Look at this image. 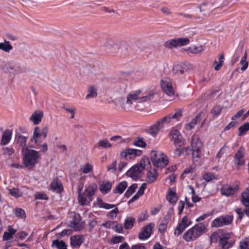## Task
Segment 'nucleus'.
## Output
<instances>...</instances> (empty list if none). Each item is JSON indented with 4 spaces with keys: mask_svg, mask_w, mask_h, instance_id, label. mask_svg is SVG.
<instances>
[{
    "mask_svg": "<svg viewBox=\"0 0 249 249\" xmlns=\"http://www.w3.org/2000/svg\"><path fill=\"white\" fill-rule=\"evenodd\" d=\"M233 220V216L227 214L219 216L213 219L211 223L212 227L219 228L230 224Z\"/></svg>",
    "mask_w": 249,
    "mask_h": 249,
    "instance_id": "nucleus-8",
    "label": "nucleus"
},
{
    "mask_svg": "<svg viewBox=\"0 0 249 249\" xmlns=\"http://www.w3.org/2000/svg\"><path fill=\"white\" fill-rule=\"evenodd\" d=\"M160 129V125H151L148 129L146 130V132L155 137Z\"/></svg>",
    "mask_w": 249,
    "mask_h": 249,
    "instance_id": "nucleus-38",
    "label": "nucleus"
},
{
    "mask_svg": "<svg viewBox=\"0 0 249 249\" xmlns=\"http://www.w3.org/2000/svg\"><path fill=\"white\" fill-rule=\"evenodd\" d=\"M15 215L19 218H24L25 217V213L24 211L20 208H17L14 212Z\"/></svg>",
    "mask_w": 249,
    "mask_h": 249,
    "instance_id": "nucleus-48",
    "label": "nucleus"
},
{
    "mask_svg": "<svg viewBox=\"0 0 249 249\" xmlns=\"http://www.w3.org/2000/svg\"><path fill=\"white\" fill-rule=\"evenodd\" d=\"M154 97V93L152 92H149L145 95H142V96L140 95V99H139V103H143L145 102L149 101L153 99Z\"/></svg>",
    "mask_w": 249,
    "mask_h": 249,
    "instance_id": "nucleus-37",
    "label": "nucleus"
},
{
    "mask_svg": "<svg viewBox=\"0 0 249 249\" xmlns=\"http://www.w3.org/2000/svg\"><path fill=\"white\" fill-rule=\"evenodd\" d=\"M22 152L24 154L23 161L25 167L32 168L34 166L39 157L38 152L31 149L24 148Z\"/></svg>",
    "mask_w": 249,
    "mask_h": 249,
    "instance_id": "nucleus-3",
    "label": "nucleus"
},
{
    "mask_svg": "<svg viewBox=\"0 0 249 249\" xmlns=\"http://www.w3.org/2000/svg\"><path fill=\"white\" fill-rule=\"evenodd\" d=\"M229 149L226 146H223L219 150V151L217 154V158L218 159L221 158L224 154H226L228 152Z\"/></svg>",
    "mask_w": 249,
    "mask_h": 249,
    "instance_id": "nucleus-53",
    "label": "nucleus"
},
{
    "mask_svg": "<svg viewBox=\"0 0 249 249\" xmlns=\"http://www.w3.org/2000/svg\"><path fill=\"white\" fill-rule=\"evenodd\" d=\"M107 170L112 173L114 172L116 170V161H114L108 165Z\"/></svg>",
    "mask_w": 249,
    "mask_h": 249,
    "instance_id": "nucleus-59",
    "label": "nucleus"
},
{
    "mask_svg": "<svg viewBox=\"0 0 249 249\" xmlns=\"http://www.w3.org/2000/svg\"><path fill=\"white\" fill-rule=\"evenodd\" d=\"M241 202L245 206L249 205V190L246 189L242 194Z\"/></svg>",
    "mask_w": 249,
    "mask_h": 249,
    "instance_id": "nucleus-34",
    "label": "nucleus"
},
{
    "mask_svg": "<svg viewBox=\"0 0 249 249\" xmlns=\"http://www.w3.org/2000/svg\"><path fill=\"white\" fill-rule=\"evenodd\" d=\"M146 186L147 185L145 183H142L137 193L140 196H142L144 193V191L146 189Z\"/></svg>",
    "mask_w": 249,
    "mask_h": 249,
    "instance_id": "nucleus-62",
    "label": "nucleus"
},
{
    "mask_svg": "<svg viewBox=\"0 0 249 249\" xmlns=\"http://www.w3.org/2000/svg\"><path fill=\"white\" fill-rule=\"evenodd\" d=\"M167 229V224L161 223L159 226L158 231L161 233H164L165 232Z\"/></svg>",
    "mask_w": 249,
    "mask_h": 249,
    "instance_id": "nucleus-61",
    "label": "nucleus"
},
{
    "mask_svg": "<svg viewBox=\"0 0 249 249\" xmlns=\"http://www.w3.org/2000/svg\"><path fill=\"white\" fill-rule=\"evenodd\" d=\"M208 224L199 223L188 230L183 234V238L186 242L194 241L207 231Z\"/></svg>",
    "mask_w": 249,
    "mask_h": 249,
    "instance_id": "nucleus-1",
    "label": "nucleus"
},
{
    "mask_svg": "<svg viewBox=\"0 0 249 249\" xmlns=\"http://www.w3.org/2000/svg\"><path fill=\"white\" fill-rule=\"evenodd\" d=\"M52 246H55L58 249H67L65 243L61 241H53V242Z\"/></svg>",
    "mask_w": 249,
    "mask_h": 249,
    "instance_id": "nucleus-44",
    "label": "nucleus"
},
{
    "mask_svg": "<svg viewBox=\"0 0 249 249\" xmlns=\"http://www.w3.org/2000/svg\"><path fill=\"white\" fill-rule=\"evenodd\" d=\"M160 86L163 91L169 96H172L174 94L172 81L170 78L167 77L162 78Z\"/></svg>",
    "mask_w": 249,
    "mask_h": 249,
    "instance_id": "nucleus-12",
    "label": "nucleus"
},
{
    "mask_svg": "<svg viewBox=\"0 0 249 249\" xmlns=\"http://www.w3.org/2000/svg\"><path fill=\"white\" fill-rule=\"evenodd\" d=\"M238 130L239 135H243L247 131L249 130V125H241V126L238 128Z\"/></svg>",
    "mask_w": 249,
    "mask_h": 249,
    "instance_id": "nucleus-54",
    "label": "nucleus"
},
{
    "mask_svg": "<svg viewBox=\"0 0 249 249\" xmlns=\"http://www.w3.org/2000/svg\"><path fill=\"white\" fill-rule=\"evenodd\" d=\"M204 48L202 46H193L190 48V52L193 53H198L203 51Z\"/></svg>",
    "mask_w": 249,
    "mask_h": 249,
    "instance_id": "nucleus-49",
    "label": "nucleus"
},
{
    "mask_svg": "<svg viewBox=\"0 0 249 249\" xmlns=\"http://www.w3.org/2000/svg\"><path fill=\"white\" fill-rule=\"evenodd\" d=\"M95 204L98 207L104 208L107 210L114 208L108 213L107 216L109 217H115L119 212L118 208L116 207L115 205L105 203L100 198H98L97 199Z\"/></svg>",
    "mask_w": 249,
    "mask_h": 249,
    "instance_id": "nucleus-10",
    "label": "nucleus"
},
{
    "mask_svg": "<svg viewBox=\"0 0 249 249\" xmlns=\"http://www.w3.org/2000/svg\"><path fill=\"white\" fill-rule=\"evenodd\" d=\"M126 85L125 84H123L121 85H117L116 86L115 89L116 90L120 93H124L126 89Z\"/></svg>",
    "mask_w": 249,
    "mask_h": 249,
    "instance_id": "nucleus-52",
    "label": "nucleus"
},
{
    "mask_svg": "<svg viewBox=\"0 0 249 249\" xmlns=\"http://www.w3.org/2000/svg\"><path fill=\"white\" fill-rule=\"evenodd\" d=\"M83 186V184L81 183L78 185L77 188L78 193V201L80 205L82 206L85 205V202L86 201V200L84 198V196L82 195L83 193H82Z\"/></svg>",
    "mask_w": 249,
    "mask_h": 249,
    "instance_id": "nucleus-31",
    "label": "nucleus"
},
{
    "mask_svg": "<svg viewBox=\"0 0 249 249\" xmlns=\"http://www.w3.org/2000/svg\"><path fill=\"white\" fill-rule=\"evenodd\" d=\"M98 146L105 148H109L111 144L107 140H102L98 142Z\"/></svg>",
    "mask_w": 249,
    "mask_h": 249,
    "instance_id": "nucleus-51",
    "label": "nucleus"
},
{
    "mask_svg": "<svg viewBox=\"0 0 249 249\" xmlns=\"http://www.w3.org/2000/svg\"><path fill=\"white\" fill-rule=\"evenodd\" d=\"M133 144L136 146L144 148L146 146V143L143 141L142 137H138L133 142Z\"/></svg>",
    "mask_w": 249,
    "mask_h": 249,
    "instance_id": "nucleus-39",
    "label": "nucleus"
},
{
    "mask_svg": "<svg viewBox=\"0 0 249 249\" xmlns=\"http://www.w3.org/2000/svg\"><path fill=\"white\" fill-rule=\"evenodd\" d=\"M220 245L223 249H228L230 247V244L228 241L220 238Z\"/></svg>",
    "mask_w": 249,
    "mask_h": 249,
    "instance_id": "nucleus-56",
    "label": "nucleus"
},
{
    "mask_svg": "<svg viewBox=\"0 0 249 249\" xmlns=\"http://www.w3.org/2000/svg\"><path fill=\"white\" fill-rule=\"evenodd\" d=\"M240 64L242 66L241 68V70L245 71L248 67L249 62L247 61V59L241 58L240 62Z\"/></svg>",
    "mask_w": 249,
    "mask_h": 249,
    "instance_id": "nucleus-57",
    "label": "nucleus"
},
{
    "mask_svg": "<svg viewBox=\"0 0 249 249\" xmlns=\"http://www.w3.org/2000/svg\"><path fill=\"white\" fill-rule=\"evenodd\" d=\"M150 157L153 164L158 167H164L168 163L167 157L161 151L152 150Z\"/></svg>",
    "mask_w": 249,
    "mask_h": 249,
    "instance_id": "nucleus-4",
    "label": "nucleus"
},
{
    "mask_svg": "<svg viewBox=\"0 0 249 249\" xmlns=\"http://www.w3.org/2000/svg\"><path fill=\"white\" fill-rule=\"evenodd\" d=\"M43 116V113L41 111H35L30 117V120L33 122L35 124H38L41 122Z\"/></svg>",
    "mask_w": 249,
    "mask_h": 249,
    "instance_id": "nucleus-25",
    "label": "nucleus"
},
{
    "mask_svg": "<svg viewBox=\"0 0 249 249\" xmlns=\"http://www.w3.org/2000/svg\"><path fill=\"white\" fill-rule=\"evenodd\" d=\"M182 110L181 109L175 110V113L174 114H170L168 116H165L158 120L154 124H174L178 121L182 117Z\"/></svg>",
    "mask_w": 249,
    "mask_h": 249,
    "instance_id": "nucleus-5",
    "label": "nucleus"
},
{
    "mask_svg": "<svg viewBox=\"0 0 249 249\" xmlns=\"http://www.w3.org/2000/svg\"><path fill=\"white\" fill-rule=\"evenodd\" d=\"M158 173L156 169H153L149 171L147 174L146 181L148 183L154 182L157 178Z\"/></svg>",
    "mask_w": 249,
    "mask_h": 249,
    "instance_id": "nucleus-28",
    "label": "nucleus"
},
{
    "mask_svg": "<svg viewBox=\"0 0 249 249\" xmlns=\"http://www.w3.org/2000/svg\"><path fill=\"white\" fill-rule=\"evenodd\" d=\"M84 223L81 221L80 215L73 213L72 219L70 221L69 226L75 231H80L84 228Z\"/></svg>",
    "mask_w": 249,
    "mask_h": 249,
    "instance_id": "nucleus-13",
    "label": "nucleus"
},
{
    "mask_svg": "<svg viewBox=\"0 0 249 249\" xmlns=\"http://www.w3.org/2000/svg\"><path fill=\"white\" fill-rule=\"evenodd\" d=\"M124 240V238L122 236H115L113 237L110 241L111 244H115L122 242Z\"/></svg>",
    "mask_w": 249,
    "mask_h": 249,
    "instance_id": "nucleus-45",
    "label": "nucleus"
},
{
    "mask_svg": "<svg viewBox=\"0 0 249 249\" xmlns=\"http://www.w3.org/2000/svg\"><path fill=\"white\" fill-rule=\"evenodd\" d=\"M9 194L13 196L18 197L22 196V193L18 189L13 188L9 190Z\"/></svg>",
    "mask_w": 249,
    "mask_h": 249,
    "instance_id": "nucleus-42",
    "label": "nucleus"
},
{
    "mask_svg": "<svg viewBox=\"0 0 249 249\" xmlns=\"http://www.w3.org/2000/svg\"><path fill=\"white\" fill-rule=\"evenodd\" d=\"M17 236V237L20 240H23L27 236V233L25 231H21L18 232Z\"/></svg>",
    "mask_w": 249,
    "mask_h": 249,
    "instance_id": "nucleus-63",
    "label": "nucleus"
},
{
    "mask_svg": "<svg viewBox=\"0 0 249 249\" xmlns=\"http://www.w3.org/2000/svg\"><path fill=\"white\" fill-rule=\"evenodd\" d=\"M190 40L189 38H176L169 40L164 43V46L166 48L172 49L177 48L178 46H185L189 44Z\"/></svg>",
    "mask_w": 249,
    "mask_h": 249,
    "instance_id": "nucleus-9",
    "label": "nucleus"
},
{
    "mask_svg": "<svg viewBox=\"0 0 249 249\" xmlns=\"http://www.w3.org/2000/svg\"><path fill=\"white\" fill-rule=\"evenodd\" d=\"M51 189L56 193H60L63 189L61 183L57 180H53L51 184Z\"/></svg>",
    "mask_w": 249,
    "mask_h": 249,
    "instance_id": "nucleus-30",
    "label": "nucleus"
},
{
    "mask_svg": "<svg viewBox=\"0 0 249 249\" xmlns=\"http://www.w3.org/2000/svg\"><path fill=\"white\" fill-rule=\"evenodd\" d=\"M127 183L126 181H123L120 182L114 189L113 191L115 193L122 194L126 188Z\"/></svg>",
    "mask_w": 249,
    "mask_h": 249,
    "instance_id": "nucleus-35",
    "label": "nucleus"
},
{
    "mask_svg": "<svg viewBox=\"0 0 249 249\" xmlns=\"http://www.w3.org/2000/svg\"><path fill=\"white\" fill-rule=\"evenodd\" d=\"M141 93V91L140 90H137L129 94L126 97V104L131 105L134 102L139 103Z\"/></svg>",
    "mask_w": 249,
    "mask_h": 249,
    "instance_id": "nucleus-19",
    "label": "nucleus"
},
{
    "mask_svg": "<svg viewBox=\"0 0 249 249\" xmlns=\"http://www.w3.org/2000/svg\"><path fill=\"white\" fill-rule=\"evenodd\" d=\"M214 178V176L211 173H207L203 175V179L208 182Z\"/></svg>",
    "mask_w": 249,
    "mask_h": 249,
    "instance_id": "nucleus-58",
    "label": "nucleus"
},
{
    "mask_svg": "<svg viewBox=\"0 0 249 249\" xmlns=\"http://www.w3.org/2000/svg\"><path fill=\"white\" fill-rule=\"evenodd\" d=\"M63 108L67 111V112L70 113L71 114V118L73 119L74 117V114L75 112V108L74 107H70L68 106H64Z\"/></svg>",
    "mask_w": 249,
    "mask_h": 249,
    "instance_id": "nucleus-46",
    "label": "nucleus"
},
{
    "mask_svg": "<svg viewBox=\"0 0 249 249\" xmlns=\"http://www.w3.org/2000/svg\"><path fill=\"white\" fill-rule=\"evenodd\" d=\"M12 49L13 47L10 44L9 41H6L5 39L3 43H0V50L6 53H9Z\"/></svg>",
    "mask_w": 249,
    "mask_h": 249,
    "instance_id": "nucleus-33",
    "label": "nucleus"
},
{
    "mask_svg": "<svg viewBox=\"0 0 249 249\" xmlns=\"http://www.w3.org/2000/svg\"><path fill=\"white\" fill-rule=\"evenodd\" d=\"M244 150L240 147L234 156V163L237 165H242L245 163Z\"/></svg>",
    "mask_w": 249,
    "mask_h": 249,
    "instance_id": "nucleus-20",
    "label": "nucleus"
},
{
    "mask_svg": "<svg viewBox=\"0 0 249 249\" xmlns=\"http://www.w3.org/2000/svg\"><path fill=\"white\" fill-rule=\"evenodd\" d=\"M137 188V185L136 184H133L131 185L127 190L125 193V195L127 197L130 196L132 193H133Z\"/></svg>",
    "mask_w": 249,
    "mask_h": 249,
    "instance_id": "nucleus-47",
    "label": "nucleus"
},
{
    "mask_svg": "<svg viewBox=\"0 0 249 249\" xmlns=\"http://www.w3.org/2000/svg\"><path fill=\"white\" fill-rule=\"evenodd\" d=\"M186 71V66L183 63L176 64L174 66L173 69V73L177 75L183 74Z\"/></svg>",
    "mask_w": 249,
    "mask_h": 249,
    "instance_id": "nucleus-22",
    "label": "nucleus"
},
{
    "mask_svg": "<svg viewBox=\"0 0 249 249\" xmlns=\"http://www.w3.org/2000/svg\"><path fill=\"white\" fill-rule=\"evenodd\" d=\"M167 200L171 203H176L178 200V197L176 195L175 190L169 189L166 195Z\"/></svg>",
    "mask_w": 249,
    "mask_h": 249,
    "instance_id": "nucleus-26",
    "label": "nucleus"
},
{
    "mask_svg": "<svg viewBox=\"0 0 249 249\" xmlns=\"http://www.w3.org/2000/svg\"><path fill=\"white\" fill-rule=\"evenodd\" d=\"M142 153V151L140 150L128 148L122 152L121 155L122 157H124L126 159H132L137 156L141 155Z\"/></svg>",
    "mask_w": 249,
    "mask_h": 249,
    "instance_id": "nucleus-18",
    "label": "nucleus"
},
{
    "mask_svg": "<svg viewBox=\"0 0 249 249\" xmlns=\"http://www.w3.org/2000/svg\"><path fill=\"white\" fill-rule=\"evenodd\" d=\"M97 96V89L94 85H92L88 88V94L86 96V99L95 98Z\"/></svg>",
    "mask_w": 249,
    "mask_h": 249,
    "instance_id": "nucleus-27",
    "label": "nucleus"
},
{
    "mask_svg": "<svg viewBox=\"0 0 249 249\" xmlns=\"http://www.w3.org/2000/svg\"><path fill=\"white\" fill-rule=\"evenodd\" d=\"M135 219L132 216H127L124 222V227L125 229H131L134 225Z\"/></svg>",
    "mask_w": 249,
    "mask_h": 249,
    "instance_id": "nucleus-36",
    "label": "nucleus"
},
{
    "mask_svg": "<svg viewBox=\"0 0 249 249\" xmlns=\"http://www.w3.org/2000/svg\"><path fill=\"white\" fill-rule=\"evenodd\" d=\"M97 186L95 184H91L87 187L83 195L84 198L86 200L85 205L88 203H89L92 200V196L95 195V192L97 190Z\"/></svg>",
    "mask_w": 249,
    "mask_h": 249,
    "instance_id": "nucleus-15",
    "label": "nucleus"
},
{
    "mask_svg": "<svg viewBox=\"0 0 249 249\" xmlns=\"http://www.w3.org/2000/svg\"><path fill=\"white\" fill-rule=\"evenodd\" d=\"M149 165V159L147 158H143L140 163L134 165L127 172V176L133 179H136L140 177L142 172Z\"/></svg>",
    "mask_w": 249,
    "mask_h": 249,
    "instance_id": "nucleus-2",
    "label": "nucleus"
},
{
    "mask_svg": "<svg viewBox=\"0 0 249 249\" xmlns=\"http://www.w3.org/2000/svg\"><path fill=\"white\" fill-rule=\"evenodd\" d=\"M93 169V166L89 163L80 166V170L83 174H88Z\"/></svg>",
    "mask_w": 249,
    "mask_h": 249,
    "instance_id": "nucleus-40",
    "label": "nucleus"
},
{
    "mask_svg": "<svg viewBox=\"0 0 249 249\" xmlns=\"http://www.w3.org/2000/svg\"><path fill=\"white\" fill-rule=\"evenodd\" d=\"M131 249H145V247L142 244H138L132 246Z\"/></svg>",
    "mask_w": 249,
    "mask_h": 249,
    "instance_id": "nucleus-64",
    "label": "nucleus"
},
{
    "mask_svg": "<svg viewBox=\"0 0 249 249\" xmlns=\"http://www.w3.org/2000/svg\"><path fill=\"white\" fill-rule=\"evenodd\" d=\"M47 131L46 126H43L42 127H36L35 129L32 141L37 145H39V144L38 143V139L41 138L45 139L46 137Z\"/></svg>",
    "mask_w": 249,
    "mask_h": 249,
    "instance_id": "nucleus-16",
    "label": "nucleus"
},
{
    "mask_svg": "<svg viewBox=\"0 0 249 249\" xmlns=\"http://www.w3.org/2000/svg\"><path fill=\"white\" fill-rule=\"evenodd\" d=\"M240 249H249V237L243 239L240 242Z\"/></svg>",
    "mask_w": 249,
    "mask_h": 249,
    "instance_id": "nucleus-43",
    "label": "nucleus"
},
{
    "mask_svg": "<svg viewBox=\"0 0 249 249\" xmlns=\"http://www.w3.org/2000/svg\"><path fill=\"white\" fill-rule=\"evenodd\" d=\"M191 145L193 150V158L197 161L200 158L201 150L203 148V143L200 141L197 135H194L193 136Z\"/></svg>",
    "mask_w": 249,
    "mask_h": 249,
    "instance_id": "nucleus-6",
    "label": "nucleus"
},
{
    "mask_svg": "<svg viewBox=\"0 0 249 249\" xmlns=\"http://www.w3.org/2000/svg\"><path fill=\"white\" fill-rule=\"evenodd\" d=\"M191 224V220L187 216H184L178 224L174 231V234L179 235L183 231Z\"/></svg>",
    "mask_w": 249,
    "mask_h": 249,
    "instance_id": "nucleus-14",
    "label": "nucleus"
},
{
    "mask_svg": "<svg viewBox=\"0 0 249 249\" xmlns=\"http://www.w3.org/2000/svg\"><path fill=\"white\" fill-rule=\"evenodd\" d=\"M154 224L150 223L143 227L139 233V238L141 240L147 239L151 235Z\"/></svg>",
    "mask_w": 249,
    "mask_h": 249,
    "instance_id": "nucleus-17",
    "label": "nucleus"
},
{
    "mask_svg": "<svg viewBox=\"0 0 249 249\" xmlns=\"http://www.w3.org/2000/svg\"><path fill=\"white\" fill-rule=\"evenodd\" d=\"M244 112H245V109L244 108H241V109H240L239 110H238L235 114L234 115H233L232 117H231V120H232V122H230L229 124H232L234 123V121H235V120L239 119V118H241V121H244L245 120V119L246 118H243V116H244Z\"/></svg>",
    "mask_w": 249,
    "mask_h": 249,
    "instance_id": "nucleus-29",
    "label": "nucleus"
},
{
    "mask_svg": "<svg viewBox=\"0 0 249 249\" xmlns=\"http://www.w3.org/2000/svg\"><path fill=\"white\" fill-rule=\"evenodd\" d=\"M222 107L219 106H214L212 109L211 113L213 116H217L221 113Z\"/></svg>",
    "mask_w": 249,
    "mask_h": 249,
    "instance_id": "nucleus-50",
    "label": "nucleus"
},
{
    "mask_svg": "<svg viewBox=\"0 0 249 249\" xmlns=\"http://www.w3.org/2000/svg\"><path fill=\"white\" fill-rule=\"evenodd\" d=\"M202 113H199L195 118H194L190 123V124H196L198 123H200V121L201 120V116Z\"/></svg>",
    "mask_w": 249,
    "mask_h": 249,
    "instance_id": "nucleus-55",
    "label": "nucleus"
},
{
    "mask_svg": "<svg viewBox=\"0 0 249 249\" xmlns=\"http://www.w3.org/2000/svg\"><path fill=\"white\" fill-rule=\"evenodd\" d=\"M71 244L73 247L77 248L81 246L85 240L82 235H73L71 237Z\"/></svg>",
    "mask_w": 249,
    "mask_h": 249,
    "instance_id": "nucleus-21",
    "label": "nucleus"
},
{
    "mask_svg": "<svg viewBox=\"0 0 249 249\" xmlns=\"http://www.w3.org/2000/svg\"><path fill=\"white\" fill-rule=\"evenodd\" d=\"M36 199H44L46 200L48 199V196L45 194L42 193H36L35 195Z\"/></svg>",
    "mask_w": 249,
    "mask_h": 249,
    "instance_id": "nucleus-60",
    "label": "nucleus"
},
{
    "mask_svg": "<svg viewBox=\"0 0 249 249\" xmlns=\"http://www.w3.org/2000/svg\"><path fill=\"white\" fill-rule=\"evenodd\" d=\"M238 190V186L233 187L229 185H224L221 189V193L223 195L229 196L233 195Z\"/></svg>",
    "mask_w": 249,
    "mask_h": 249,
    "instance_id": "nucleus-23",
    "label": "nucleus"
},
{
    "mask_svg": "<svg viewBox=\"0 0 249 249\" xmlns=\"http://www.w3.org/2000/svg\"><path fill=\"white\" fill-rule=\"evenodd\" d=\"M16 139L18 143L22 147V149H27L25 147L26 146V137L22 135H18L16 137Z\"/></svg>",
    "mask_w": 249,
    "mask_h": 249,
    "instance_id": "nucleus-41",
    "label": "nucleus"
},
{
    "mask_svg": "<svg viewBox=\"0 0 249 249\" xmlns=\"http://www.w3.org/2000/svg\"><path fill=\"white\" fill-rule=\"evenodd\" d=\"M1 69L5 73L16 75L20 73L23 70L19 64L15 62H7L1 66Z\"/></svg>",
    "mask_w": 249,
    "mask_h": 249,
    "instance_id": "nucleus-7",
    "label": "nucleus"
},
{
    "mask_svg": "<svg viewBox=\"0 0 249 249\" xmlns=\"http://www.w3.org/2000/svg\"><path fill=\"white\" fill-rule=\"evenodd\" d=\"M171 140L177 147H180L184 145V141L182 135L177 129L173 128L170 133Z\"/></svg>",
    "mask_w": 249,
    "mask_h": 249,
    "instance_id": "nucleus-11",
    "label": "nucleus"
},
{
    "mask_svg": "<svg viewBox=\"0 0 249 249\" xmlns=\"http://www.w3.org/2000/svg\"><path fill=\"white\" fill-rule=\"evenodd\" d=\"M111 186V184L109 182H103L100 186V190L102 193L106 194L110 190Z\"/></svg>",
    "mask_w": 249,
    "mask_h": 249,
    "instance_id": "nucleus-32",
    "label": "nucleus"
},
{
    "mask_svg": "<svg viewBox=\"0 0 249 249\" xmlns=\"http://www.w3.org/2000/svg\"><path fill=\"white\" fill-rule=\"evenodd\" d=\"M12 132L9 130H5L1 136V140L0 144L1 145L7 144L10 141L12 137Z\"/></svg>",
    "mask_w": 249,
    "mask_h": 249,
    "instance_id": "nucleus-24",
    "label": "nucleus"
}]
</instances>
